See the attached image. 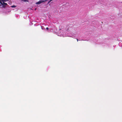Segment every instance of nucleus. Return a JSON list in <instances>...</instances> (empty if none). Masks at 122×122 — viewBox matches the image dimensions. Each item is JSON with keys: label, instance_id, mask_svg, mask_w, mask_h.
Listing matches in <instances>:
<instances>
[{"label": "nucleus", "instance_id": "obj_7", "mask_svg": "<svg viewBox=\"0 0 122 122\" xmlns=\"http://www.w3.org/2000/svg\"><path fill=\"white\" fill-rule=\"evenodd\" d=\"M1 6V5L0 4V8H2V7H0V6Z\"/></svg>", "mask_w": 122, "mask_h": 122}, {"label": "nucleus", "instance_id": "obj_4", "mask_svg": "<svg viewBox=\"0 0 122 122\" xmlns=\"http://www.w3.org/2000/svg\"><path fill=\"white\" fill-rule=\"evenodd\" d=\"M11 7H14V8H15V7H16V6H15V5H12V6H11Z\"/></svg>", "mask_w": 122, "mask_h": 122}, {"label": "nucleus", "instance_id": "obj_2", "mask_svg": "<svg viewBox=\"0 0 122 122\" xmlns=\"http://www.w3.org/2000/svg\"><path fill=\"white\" fill-rule=\"evenodd\" d=\"M46 1V0H41L39 1L36 2V4H39L41 3L44 2Z\"/></svg>", "mask_w": 122, "mask_h": 122}, {"label": "nucleus", "instance_id": "obj_9", "mask_svg": "<svg viewBox=\"0 0 122 122\" xmlns=\"http://www.w3.org/2000/svg\"><path fill=\"white\" fill-rule=\"evenodd\" d=\"M41 28H42V26H41ZM42 29H43L42 28Z\"/></svg>", "mask_w": 122, "mask_h": 122}, {"label": "nucleus", "instance_id": "obj_5", "mask_svg": "<svg viewBox=\"0 0 122 122\" xmlns=\"http://www.w3.org/2000/svg\"><path fill=\"white\" fill-rule=\"evenodd\" d=\"M0 3L1 4H2V2L1 1V0H0Z\"/></svg>", "mask_w": 122, "mask_h": 122}, {"label": "nucleus", "instance_id": "obj_8", "mask_svg": "<svg viewBox=\"0 0 122 122\" xmlns=\"http://www.w3.org/2000/svg\"><path fill=\"white\" fill-rule=\"evenodd\" d=\"M76 40H77V41H78V40L77 39H76Z\"/></svg>", "mask_w": 122, "mask_h": 122}, {"label": "nucleus", "instance_id": "obj_3", "mask_svg": "<svg viewBox=\"0 0 122 122\" xmlns=\"http://www.w3.org/2000/svg\"><path fill=\"white\" fill-rule=\"evenodd\" d=\"M29 0H22V1H23L24 2L28 1Z\"/></svg>", "mask_w": 122, "mask_h": 122}, {"label": "nucleus", "instance_id": "obj_1", "mask_svg": "<svg viewBox=\"0 0 122 122\" xmlns=\"http://www.w3.org/2000/svg\"><path fill=\"white\" fill-rule=\"evenodd\" d=\"M8 0H1L2 2V4H1L2 5V7L5 8L6 6L8 5V4L5 2L8 1Z\"/></svg>", "mask_w": 122, "mask_h": 122}, {"label": "nucleus", "instance_id": "obj_6", "mask_svg": "<svg viewBox=\"0 0 122 122\" xmlns=\"http://www.w3.org/2000/svg\"><path fill=\"white\" fill-rule=\"evenodd\" d=\"M48 29L49 28H48V27H47L46 28V29L47 30H48Z\"/></svg>", "mask_w": 122, "mask_h": 122}]
</instances>
